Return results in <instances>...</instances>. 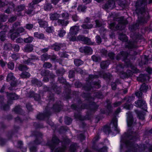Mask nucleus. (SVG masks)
I'll return each mask as SVG.
<instances>
[{"mask_svg": "<svg viewBox=\"0 0 152 152\" xmlns=\"http://www.w3.org/2000/svg\"><path fill=\"white\" fill-rule=\"evenodd\" d=\"M127 58H124V61L125 63L128 66H130L132 69L134 70L135 72H137L138 71L137 69L135 67L132 65V64L130 62V61L127 59Z\"/></svg>", "mask_w": 152, "mask_h": 152, "instance_id": "nucleus-19", "label": "nucleus"}, {"mask_svg": "<svg viewBox=\"0 0 152 152\" xmlns=\"http://www.w3.org/2000/svg\"><path fill=\"white\" fill-rule=\"evenodd\" d=\"M7 95L8 98L11 100H16L18 98V96L15 94H8L7 93Z\"/></svg>", "mask_w": 152, "mask_h": 152, "instance_id": "nucleus-29", "label": "nucleus"}, {"mask_svg": "<svg viewBox=\"0 0 152 152\" xmlns=\"http://www.w3.org/2000/svg\"><path fill=\"white\" fill-rule=\"evenodd\" d=\"M72 119L69 117H66L65 118V122L67 125H69L72 122Z\"/></svg>", "mask_w": 152, "mask_h": 152, "instance_id": "nucleus-57", "label": "nucleus"}, {"mask_svg": "<svg viewBox=\"0 0 152 152\" xmlns=\"http://www.w3.org/2000/svg\"><path fill=\"white\" fill-rule=\"evenodd\" d=\"M117 21H115L110 24V28L113 30L121 29L124 27V26L128 23V21L121 17L117 19Z\"/></svg>", "mask_w": 152, "mask_h": 152, "instance_id": "nucleus-4", "label": "nucleus"}, {"mask_svg": "<svg viewBox=\"0 0 152 152\" xmlns=\"http://www.w3.org/2000/svg\"><path fill=\"white\" fill-rule=\"evenodd\" d=\"M100 53L102 56H106L107 53V51L104 49H102L100 51Z\"/></svg>", "mask_w": 152, "mask_h": 152, "instance_id": "nucleus-64", "label": "nucleus"}, {"mask_svg": "<svg viewBox=\"0 0 152 152\" xmlns=\"http://www.w3.org/2000/svg\"><path fill=\"white\" fill-rule=\"evenodd\" d=\"M148 58H142V61L140 63V64H146L148 62Z\"/></svg>", "mask_w": 152, "mask_h": 152, "instance_id": "nucleus-60", "label": "nucleus"}, {"mask_svg": "<svg viewBox=\"0 0 152 152\" xmlns=\"http://www.w3.org/2000/svg\"><path fill=\"white\" fill-rule=\"evenodd\" d=\"M118 38L120 40L123 42H126L128 40L127 37L126 35L123 34H120Z\"/></svg>", "mask_w": 152, "mask_h": 152, "instance_id": "nucleus-35", "label": "nucleus"}, {"mask_svg": "<svg viewBox=\"0 0 152 152\" xmlns=\"http://www.w3.org/2000/svg\"><path fill=\"white\" fill-rule=\"evenodd\" d=\"M59 139L55 136L53 137L52 140L48 142L46 144L50 147L51 150L53 151L56 146L59 144Z\"/></svg>", "mask_w": 152, "mask_h": 152, "instance_id": "nucleus-8", "label": "nucleus"}, {"mask_svg": "<svg viewBox=\"0 0 152 152\" xmlns=\"http://www.w3.org/2000/svg\"><path fill=\"white\" fill-rule=\"evenodd\" d=\"M34 46L32 44H27L24 47L23 50L27 52H30L34 50Z\"/></svg>", "mask_w": 152, "mask_h": 152, "instance_id": "nucleus-20", "label": "nucleus"}, {"mask_svg": "<svg viewBox=\"0 0 152 152\" xmlns=\"http://www.w3.org/2000/svg\"><path fill=\"white\" fill-rule=\"evenodd\" d=\"M38 22L41 27L45 28L48 25V23L47 21L42 20H39Z\"/></svg>", "mask_w": 152, "mask_h": 152, "instance_id": "nucleus-32", "label": "nucleus"}, {"mask_svg": "<svg viewBox=\"0 0 152 152\" xmlns=\"http://www.w3.org/2000/svg\"><path fill=\"white\" fill-rule=\"evenodd\" d=\"M7 19V16L3 14L0 15V23L1 22H4L6 21Z\"/></svg>", "mask_w": 152, "mask_h": 152, "instance_id": "nucleus-52", "label": "nucleus"}, {"mask_svg": "<svg viewBox=\"0 0 152 152\" xmlns=\"http://www.w3.org/2000/svg\"><path fill=\"white\" fill-rule=\"evenodd\" d=\"M83 96L86 98L87 100L89 101H90V100L91 101V102H89L90 107H89L87 105H85V104H82L80 108L83 109L89 108L90 110L92 112H94L98 108L99 106L96 105L95 103L92 102V101L94 100V98H92L89 94H86L85 93L83 94Z\"/></svg>", "mask_w": 152, "mask_h": 152, "instance_id": "nucleus-5", "label": "nucleus"}, {"mask_svg": "<svg viewBox=\"0 0 152 152\" xmlns=\"http://www.w3.org/2000/svg\"><path fill=\"white\" fill-rule=\"evenodd\" d=\"M115 2L113 0H109L104 5L106 9H112L115 7Z\"/></svg>", "mask_w": 152, "mask_h": 152, "instance_id": "nucleus-16", "label": "nucleus"}, {"mask_svg": "<svg viewBox=\"0 0 152 152\" xmlns=\"http://www.w3.org/2000/svg\"><path fill=\"white\" fill-rule=\"evenodd\" d=\"M139 38V35L134 36L132 40H130L128 42L126 43V47L129 49L137 48V43Z\"/></svg>", "mask_w": 152, "mask_h": 152, "instance_id": "nucleus-7", "label": "nucleus"}, {"mask_svg": "<svg viewBox=\"0 0 152 152\" xmlns=\"http://www.w3.org/2000/svg\"><path fill=\"white\" fill-rule=\"evenodd\" d=\"M79 50L81 53L90 54L92 53L93 51L92 49L88 46L81 47L79 48Z\"/></svg>", "mask_w": 152, "mask_h": 152, "instance_id": "nucleus-14", "label": "nucleus"}, {"mask_svg": "<svg viewBox=\"0 0 152 152\" xmlns=\"http://www.w3.org/2000/svg\"><path fill=\"white\" fill-rule=\"evenodd\" d=\"M34 36L39 39H43L45 38L44 34L41 33L36 32L34 33Z\"/></svg>", "mask_w": 152, "mask_h": 152, "instance_id": "nucleus-33", "label": "nucleus"}, {"mask_svg": "<svg viewBox=\"0 0 152 152\" xmlns=\"http://www.w3.org/2000/svg\"><path fill=\"white\" fill-rule=\"evenodd\" d=\"M49 95L47 97V100L48 101V104L45 108V114L41 113L38 114L37 118L39 120H43L45 117H48L51 114V112L53 111L56 112H59L62 107L61 102L58 101L54 102V99L53 94H51L49 92Z\"/></svg>", "mask_w": 152, "mask_h": 152, "instance_id": "nucleus-2", "label": "nucleus"}, {"mask_svg": "<svg viewBox=\"0 0 152 152\" xmlns=\"http://www.w3.org/2000/svg\"><path fill=\"white\" fill-rule=\"evenodd\" d=\"M146 0L138 1L136 4V11L138 15V19L136 24L132 26L133 29H135L139 25H142L147 22L148 17H145L143 13L145 12V7L147 5Z\"/></svg>", "mask_w": 152, "mask_h": 152, "instance_id": "nucleus-3", "label": "nucleus"}, {"mask_svg": "<svg viewBox=\"0 0 152 152\" xmlns=\"http://www.w3.org/2000/svg\"><path fill=\"white\" fill-rule=\"evenodd\" d=\"M75 34L69 33L67 38L70 41L74 42L77 40V38Z\"/></svg>", "mask_w": 152, "mask_h": 152, "instance_id": "nucleus-26", "label": "nucleus"}, {"mask_svg": "<svg viewBox=\"0 0 152 152\" xmlns=\"http://www.w3.org/2000/svg\"><path fill=\"white\" fill-rule=\"evenodd\" d=\"M102 130L106 134H109L111 132L110 127L108 126H105L102 128Z\"/></svg>", "mask_w": 152, "mask_h": 152, "instance_id": "nucleus-37", "label": "nucleus"}, {"mask_svg": "<svg viewBox=\"0 0 152 152\" xmlns=\"http://www.w3.org/2000/svg\"><path fill=\"white\" fill-rule=\"evenodd\" d=\"M74 116L75 118L77 119L80 120H83L84 119L82 118L80 113H78L77 114L75 113Z\"/></svg>", "mask_w": 152, "mask_h": 152, "instance_id": "nucleus-63", "label": "nucleus"}, {"mask_svg": "<svg viewBox=\"0 0 152 152\" xmlns=\"http://www.w3.org/2000/svg\"><path fill=\"white\" fill-rule=\"evenodd\" d=\"M133 107V105L132 104H125L124 106V108L127 110H130Z\"/></svg>", "mask_w": 152, "mask_h": 152, "instance_id": "nucleus-61", "label": "nucleus"}, {"mask_svg": "<svg viewBox=\"0 0 152 152\" xmlns=\"http://www.w3.org/2000/svg\"><path fill=\"white\" fill-rule=\"evenodd\" d=\"M41 74L42 75L47 76L51 78H53L54 77V75L52 73H50L49 71L47 70H42L41 72Z\"/></svg>", "mask_w": 152, "mask_h": 152, "instance_id": "nucleus-23", "label": "nucleus"}, {"mask_svg": "<svg viewBox=\"0 0 152 152\" xmlns=\"http://www.w3.org/2000/svg\"><path fill=\"white\" fill-rule=\"evenodd\" d=\"M148 87L147 85L145 83H143L141 86L140 88V90L143 92H146L147 90L148 89Z\"/></svg>", "mask_w": 152, "mask_h": 152, "instance_id": "nucleus-38", "label": "nucleus"}, {"mask_svg": "<svg viewBox=\"0 0 152 152\" xmlns=\"http://www.w3.org/2000/svg\"><path fill=\"white\" fill-rule=\"evenodd\" d=\"M42 0H34L32 2L30 3L29 5L28 10L26 11L28 15H33L34 14L33 11L35 6V5L40 2Z\"/></svg>", "mask_w": 152, "mask_h": 152, "instance_id": "nucleus-9", "label": "nucleus"}, {"mask_svg": "<svg viewBox=\"0 0 152 152\" xmlns=\"http://www.w3.org/2000/svg\"><path fill=\"white\" fill-rule=\"evenodd\" d=\"M34 38L31 37H28L24 38V42L26 43H30L33 40Z\"/></svg>", "mask_w": 152, "mask_h": 152, "instance_id": "nucleus-47", "label": "nucleus"}, {"mask_svg": "<svg viewBox=\"0 0 152 152\" xmlns=\"http://www.w3.org/2000/svg\"><path fill=\"white\" fill-rule=\"evenodd\" d=\"M109 64V62L108 61H104L100 64V66L102 68L104 69L107 67Z\"/></svg>", "mask_w": 152, "mask_h": 152, "instance_id": "nucleus-41", "label": "nucleus"}, {"mask_svg": "<svg viewBox=\"0 0 152 152\" xmlns=\"http://www.w3.org/2000/svg\"><path fill=\"white\" fill-rule=\"evenodd\" d=\"M13 111L15 113H21L22 109L20 106H17L13 109Z\"/></svg>", "mask_w": 152, "mask_h": 152, "instance_id": "nucleus-55", "label": "nucleus"}, {"mask_svg": "<svg viewBox=\"0 0 152 152\" xmlns=\"http://www.w3.org/2000/svg\"><path fill=\"white\" fill-rule=\"evenodd\" d=\"M148 77L146 75L141 74L137 78V80L138 81L143 82L145 81L147 78Z\"/></svg>", "mask_w": 152, "mask_h": 152, "instance_id": "nucleus-31", "label": "nucleus"}, {"mask_svg": "<svg viewBox=\"0 0 152 152\" xmlns=\"http://www.w3.org/2000/svg\"><path fill=\"white\" fill-rule=\"evenodd\" d=\"M23 145L22 142L21 141H19L18 142V147L21 149V150L23 152H26V151L27 148H21Z\"/></svg>", "mask_w": 152, "mask_h": 152, "instance_id": "nucleus-44", "label": "nucleus"}, {"mask_svg": "<svg viewBox=\"0 0 152 152\" xmlns=\"http://www.w3.org/2000/svg\"><path fill=\"white\" fill-rule=\"evenodd\" d=\"M138 137V134L135 132H133L132 131H129L125 133L122 137L121 140V143L120 145V149L121 152L124 146L126 148L128 151L126 152H129L132 151V152H140L143 150L141 148L142 146H139L137 144L134 143V141ZM145 150V148L143 150Z\"/></svg>", "mask_w": 152, "mask_h": 152, "instance_id": "nucleus-1", "label": "nucleus"}, {"mask_svg": "<svg viewBox=\"0 0 152 152\" xmlns=\"http://www.w3.org/2000/svg\"><path fill=\"white\" fill-rule=\"evenodd\" d=\"M58 25L62 26H66L69 23V21L62 19H58L57 21Z\"/></svg>", "mask_w": 152, "mask_h": 152, "instance_id": "nucleus-30", "label": "nucleus"}, {"mask_svg": "<svg viewBox=\"0 0 152 152\" xmlns=\"http://www.w3.org/2000/svg\"><path fill=\"white\" fill-rule=\"evenodd\" d=\"M30 75L29 73L27 72H24L22 73L20 75V76L22 78H26L29 77Z\"/></svg>", "mask_w": 152, "mask_h": 152, "instance_id": "nucleus-50", "label": "nucleus"}, {"mask_svg": "<svg viewBox=\"0 0 152 152\" xmlns=\"http://www.w3.org/2000/svg\"><path fill=\"white\" fill-rule=\"evenodd\" d=\"M122 75H124V76L121 75V77L122 78H124V77H129L132 76L133 74V72L130 70H127L126 72H122Z\"/></svg>", "mask_w": 152, "mask_h": 152, "instance_id": "nucleus-27", "label": "nucleus"}, {"mask_svg": "<svg viewBox=\"0 0 152 152\" xmlns=\"http://www.w3.org/2000/svg\"><path fill=\"white\" fill-rule=\"evenodd\" d=\"M62 17L64 19L66 20L69 19V15L67 12H64L61 14Z\"/></svg>", "mask_w": 152, "mask_h": 152, "instance_id": "nucleus-54", "label": "nucleus"}, {"mask_svg": "<svg viewBox=\"0 0 152 152\" xmlns=\"http://www.w3.org/2000/svg\"><path fill=\"white\" fill-rule=\"evenodd\" d=\"M62 46V44L61 43H55L53 45L49 46V48H51L52 49L54 50L55 51H58Z\"/></svg>", "mask_w": 152, "mask_h": 152, "instance_id": "nucleus-17", "label": "nucleus"}, {"mask_svg": "<svg viewBox=\"0 0 152 152\" xmlns=\"http://www.w3.org/2000/svg\"><path fill=\"white\" fill-rule=\"evenodd\" d=\"M87 7L84 5H81L79 6L77 8L79 11L84 12L86 9Z\"/></svg>", "mask_w": 152, "mask_h": 152, "instance_id": "nucleus-49", "label": "nucleus"}, {"mask_svg": "<svg viewBox=\"0 0 152 152\" xmlns=\"http://www.w3.org/2000/svg\"><path fill=\"white\" fill-rule=\"evenodd\" d=\"M135 112L137 115L138 117L140 119L142 120L144 119V117L143 113L138 111V110H135Z\"/></svg>", "mask_w": 152, "mask_h": 152, "instance_id": "nucleus-42", "label": "nucleus"}, {"mask_svg": "<svg viewBox=\"0 0 152 152\" xmlns=\"http://www.w3.org/2000/svg\"><path fill=\"white\" fill-rule=\"evenodd\" d=\"M98 77V76L96 75H90L89 76L88 79L87 80L88 83H89V84H87L84 87V89L86 91H89L91 89V85H92V87H94L96 88H99L101 86L100 84L98 82H93L92 84L91 83V81L95 78H97Z\"/></svg>", "mask_w": 152, "mask_h": 152, "instance_id": "nucleus-6", "label": "nucleus"}, {"mask_svg": "<svg viewBox=\"0 0 152 152\" xmlns=\"http://www.w3.org/2000/svg\"><path fill=\"white\" fill-rule=\"evenodd\" d=\"M66 33V31L63 28L58 31V35L60 37H63Z\"/></svg>", "mask_w": 152, "mask_h": 152, "instance_id": "nucleus-45", "label": "nucleus"}, {"mask_svg": "<svg viewBox=\"0 0 152 152\" xmlns=\"http://www.w3.org/2000/svg\"><path fill=\"white\" fill-rule=\"evenodd\" d=\"M36 138L34 142V144L38 145L40 143L42 139V134L39 132H37L35 134Z\"/></svg>", "mask_w": 152, "mask_h": 152, "instance_id": "nucleus-18", "label": "nucleus"}, {"mask_svg": "<svg viewBox=\"0 0 152 152\" xmlns=\"http://www.w3.org/2000/svg\"><path fill=\"white\" fill-rule=\"evenodd\" d=\"M127 122L128 126H131L132 125H134L136 122V120L133 118L132 113L130 112H128L126 113Z\"/></svg>", "mask_w": 152, "mask_h": 152, "instance_id": "nucleus-11", "label": "nucleus"}, {"mask_svg": "<svg viewBox=\"0 0 152 152\" xmlns=\"http://www.w3.org/2000/svg\"><path fill=\"white\" fill-rule=\"evenodd\" d=\"M77 147V145L75 143L72 144L70 146L69 150L71 152H74Z\"/></svg>", "mask_w": 152, "mask_h": 152, "instance_id": "nucleus-48", "label": "nucleus"}, {"mask_svg": "<svg viewBox=\"0 0 152 152\" xmlns=\"http://www.w3.org/2000/svg\"><path fill=\"white\" fill-rule=\"evenodd\" d=\"M15 79V78L13 74L12 73H10L7 77V81H9L10 80L14 81Z\"/></svg>", "mask_w": 152, "mask_h": 152, "instance_id": "nucleus-39", "label": "nucleus"}, {"mask_svg": "<svg viewBox=\"0 0 152 152\" xmlns=\"http://www.w3.org/2000/svg\"><path fill=\"white\" fill-rule=\"evenodd\" d=\"M99 136H96L93 140V142L94 144L92 146L93 148L95 150L97 151L98 152H107V147H104L100 149H99L98 147L95 144V142L99 139Z\"/></svg>", "mask_w": 152, "mask_h": 152, "instance_id": "nucleus-10", "label": "nucleus"}, {"mask_svg": "<svg viewBox=\"0 0 152 152\" xmlns=\"http://www.w3.org/2000/svg\"><path fill=\"white\" fill-rule=\"evenodd\" d=\"M117 119L115 118H114L112 121V123L114 127V130L116 131L117 132H119V131L117 128Z\"/></svg>", "mask_w": 152, "mask_h": 152, "instance_id": "nucleus-28", "label": "nucleus"}, {"mask_svg": "<svg viewBox=\"0 0 152 152\" xmlns=\"http://www.w3.org/2000/svg\"><path fill=\"white\" fill-rule=\"evenodd\" d=\"M84 43L90 45L91 44V42L90 39L87 37H85L83 41Z\"/></svg>", "mask_w": 152, "mask_h": 152, "instance_id": "nucleus-62", "label": "nucleus"}, {"mask_svg": "<svg viewBox=\"0 0 152 152\" xmlns=\"http://www.w3.org/2000/svg\"><path fill=\"white\" fill-rule=\"evenodd\" d=\"M18 69L22 71L23 70H27L28 68L26 65H24L22 64H20L19 65Z\"/></svg>", "mask_w": 152, "mask_h": 152, "instance_id": "nucleus-53", "label": "nucleus"}, {"mask_svg": "<svg viewBox=\"0 0 152 152\" xmlns=\"http://www.w3.org/2000/svg\"><path fill=\"white\" fill-rule=\"evenodd\" d=\"M135 106L146 111L147 109V105L145 101L142 100H138L135 102Z\"/></svg>", "mask_w": 152, "mask_h": 152, "instance_id": "nucleus-12", "label": "nucleus"}, {"mask_svg": "<svg viewBox=\"0 0 152 152\" xmlns=\"http://www.w3.org/2000/svg\"><path fill=\"white\" fill-rule=\"evenodd\" d=\"M25 8V6L23 5H20L17 7L16 9V11L19 12L23 10Z\"/></svg>", "mask_w": 152, "mask_h": 152, "instance_id": "nucleus-56", "label": "nucleus"}, {"mask_svg": "<svg viewBox=\"0 0 152 152\" xmlns=\"http://www.w3.org/2000/svg\"><path fill=\"white\" fill-rule=\"evenodd\" d=\"M65 71L63 68L57 70L56 71V73L58 76H61L64 74Z\"/></svg>", "mask_w": 152, "mask_h": 152, "instance_id": "nucleus-46", "label": "nucleus"}, {"mask_svg": "<svg viewBox=\"0 0 152 152\" xmlns=\"http://www.w3.org/2000/svg\"><path fill=\"white\" fill-rule=\"evenodd\" d=\"M30 94L29 97H32L34 96V98L35 100L39 101L40 99V97L39 95L38 94H35L34 95V93L33 92H31L29 93Z\"/></svg>", "mask_w": 152, "mask_h": 152, "instance_id": "nucleus-36", "label": "nucleus"}, {"mask_svg": "<svg viewBox=\"0 0 152 152\" xmlns=\"http://www.w3.org/2000/svg\"><path fill=\"white\" fill-rule=\"evenodd\" d=\"M13 45L10 43L5 44L4 46V48L6 50H11L12 48Z\"/></svg>", "mask_w": 152, "mask_h": 152, "instance_id": "nucleus-58", "label": "nucleus"}, {"mask_svg": "<svg viewBox=\"0 0 152 152\" xmlns=\"http://www.w3.org/2000/svg\"><path fill=\"white\" fill-rule=\"evenodd\" d=\"M60 17V15L56 12L50 14V18L52 20H58Z\"/></svg>", "mask_w": 152, "mask_h": 152, "instance_id": "nucleus-22", "label": "nucleus"}, {"mask_svg": "<svg viewBox=\"0 0 152 152\" xmlns=\"http://www.w3.org/2000/svg\"><path fill=\"white\" fill-rule=\"evenodd\" d=\"M62 145L61 148H56L54 151V152H65L66 149V140H64L62 142H60ZM41 152H44L41 151Z\"/></svg>", "mask_w": 152, "mask_h": 152, "instance_id": "nucleus-15", "label": "nucleus"}, {"mask_svg": "<svg viewBox=\"0 0 152 152\" xmlns=\"http://www.w3.org/2000/svg\"><path fill=\"white\" fill-rule=\"evenodd\" d=\"M79 29V26H72L70 28L69 33L76 35Z\"/></svg>", "mask_w": 152, "mask_h": 152, "instance_id": "nucleus-24", "label": "nucleus"}, {"mask_svg": "<svg viewBox=\"0 0 152 152\" xmlns=\"http://www.w3.org/2000/svg\"><path fill=\"white\" fill-rule=\"evenodd\" d=\"M91 19L87 17L84 20V23H85L81 27L84 29H90L93 27V25L92 24H88L91 22Z\"/></svg>", "mask_w": 152, "mask_h": 152, "instance_id": "nucleus-13", "label": "nucleus"}, {"mask_svg": "<svg viewBox=\"0 0 152 152\" xmlns=\"http://www.w3.org/2000/svg\"><path fill=\"white\" fill-rule=\"evenodd\" d=\"M15 5L13 3H11V4L10 5L9 7L6 10H5V12L7 13H9L10 12V8L11 9H14V8Z\"/></svg>", "mask_w": 152, "mask_h": 152, "instance_id": "nucleus-59", "label": "nucleus"}, {"mask_svg": "<svg viewBox=\"0 0 152 152\" xmlns=\"http://www.w3.org/2000/svg\"><path fill=\"white\" fill-rule=\"evenodd\" d=\"M52 8V6L51 4L48 2L45 3L44 6V10L46 11L50 10Z\"/></svg>", "mask_w": 152, "mask_h": 152, "instance_id": "nucleus-34", "label": "nucleus"}, {"mask_svg": "<svg viewBox=\"0 0 152 152\" xmlns=\"http://www.w3.org/2000/svg\"><path fill=\"white\" fill-rule=\"evenodd\" d=\"M31 82L32 84L36 85L38 86H40L42 84L41 82L38 81L36 79H33L31 81Z\"/></svg>", "mask_w": 152, "mask_h": 152, "instance_id": "nucleus-43", "label": "nucleus"}, {"mask_svg": "<svg viewBox=\"0 0 152 152\" xmlns=\"http://www.w3.org/2000/svg\"><path fill=\"white\" fill-rule=\"evenodd\" d=\"M116 2L121 8V10L125 7L126 4L125 0H117L116 1Z\"/></svg>", "mask_w": 152, "mask_h": 152, "instance_id": "nucleus-25", "label": "nucleus"}, {"mask_svg": "<svg viewBox=\"0 0 152 152\" xmlns=\"http://www.w3.org/2000/svg\"><path fill=\"white\" fill-rule=\"evenodd\" d=\"M0 28L3 31L0 32V35L1 38H4L5 37V32L8 29V27L7 26L3 25L1 26Z\"/></svg>", "mask_w": 152, "mask_h": 152, "instance_id": "nucleus-21", "label": "nucleus"}, {"mask_svg": "<svg viewBox=\"0 0 152 152\" xmlns=\"http://www.w3.org/2000/svg\"><path fill=\"white\" fill-rule=\"evenodd\" d=\"M101 76L106 80H110L112 77L110 74L109 73H104L103 75H101Z\"/></svg>", "mask_w": 152, "mask_h": 152, "instance_id": "nucleus-40", "label": "nucleus"}, {"mask_svg": "<svg viewBox=\"0 0 152 152\" xmlns=\"http://www.w3.org/2000/svg\"><path fill=\"white\" fill-rule=\"evenodd\" d=\"M74 62L75 64L77 66H79L83 64V62L79 59H75Z\"/></svg>", "mask_w": 152, "mask_h": 152, "instance_id": "nucleus-51", "label": "nucleus"}]
</instances>
